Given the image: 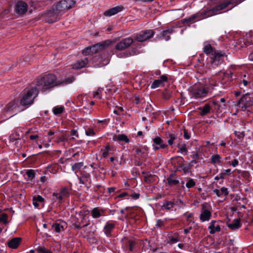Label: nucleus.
<instances>
[{
    "instance_id": "f257e3e1",
    "label": "nucleus",
    "mask_w": 253,
    "mask_h": 253,
    "mask_svg": "<svg viewBox=\"0 0 253 253\" xmlns=\"http://www.w3.org/2000/svg\"><path fill=\"white\" fill-rule=\"evenodd\" d=\"M75 4L73 0H60L55 7L52 10H49L46 16L48 17L47 21L48 23H53L58 20V14L72 8Z\"/></svg>"
},
{
    "instance_id": "f03ea898",
    "label": "nucleus",
    "mask_w": 253,
    "mask_h": 253,
    "mask_svg": "<svg viewBox=\"0 0 253 253\" xmlns=\"http://www.w3.org/2000/svg\"><path fill=\"white\" fill-rule=\"evenodd\" d=\"M59 84L55 76L52 74L47 75L39 79L36 84L37 88L42 91H45Z\"/></svg>"
},
{
    "instance_id": "7ed1b4c3",
    "label": "nucleus",
    "mask_w": 253,
    "mask_h": 253,
    "mask_svg": "<svg viewBox=\"0 0 253 253\" xmlns=\"http://www.w3.org/2000/svg\"><path fill=\"white\" fill-rule=\"evenodd\" d=\"M190 94L195 99L206 97L211 92L209 87L201 85H196L190 89Z\"/></svg>"
},
{
    "instance_id": "20e7f679",
    "label": "nucleus",
    "mask_w": 253,
    "mask_h": 253,
    "mask_svg": "<svg viewBox=\"0 0 253 253\" xmlns=\"http://www.w3.org/2000/svg\"><path fill=\"white\" fill-rule=\"evenodd\" d=\"M38 91L35 88L28 90L20 100V105L28 107L33 103L34 98L37 96Z\"/></svg>"
},
{
    "instance_id": "39448f33",
    "label": "nucleus",
    "mask_w": 253,
    "mask_h": 253,
    "mask_svg": "<svg viewBox=\"0 0 253 253\" xmlns=\"http://www.w3.org/2000/svg\"><path fill=\"white\" fill-rule=\"evenodd\" d=\"M211 216V207L207 203L201 205L200 219L202 222L209 221Z\"/></svg>"
},
{
    "instance_id": "423d86ee",
    "label": "nucleus",
    "mask_w": 253,
    "mask_h": 253,
    "mask_svg": "<svg viewBox=\"0 0 253 253\" xmlns=\"http://www.w3.org/2000/svg\"><path fill=\"white\" fill-rule=\"evenodd\" d=\"M19 107L18 101L14 100L9 102L3 109L4 115L7 114L9 117H11L19 111Z\"/></svg>"
},
{
    "instance_id": "0eeeda50",
    "label": "nucleus",
    "mask_w": 253,
    "mask_h": 253,
    "mask_svg": "<svg viewBox=\"0 0 253 253\" xmlns=\"http://www.w3.org/2000/svg\"><path fill=\"white\" fill-rule=\"evenodd\" d=\"M239 105L242 110L253 105V96L252 95L247 93L242 97L239 101Z\"/></svg>"
},
{
    "instance_id": "6e6552de",
    "label": "nucleus",
    "mask_w": 253,
    "mask_h": 253,
    "mask_svg": "<svg viewBox=\"0 0 253 253\" xmlns=\"http://www.w3.org/2000/svg\"><path fill=\"white\" fill-rule=\"evenodd\" d=\"M155 34L153 30H147L141 31L135 37V40L138 42H143L151 38Z\"/></svg>"
},
{
    "instance_id": "1a4fd4ad",
    "label": "nucleus",
    "mask_w": 253,
    "mask_h": 253,
    "mask_svg": "<svg viewBox=\"0 0 253 253\" xmlns=\"http://www.w3.org/2000/svg\"><path fill=\"white\" fill-rule=\"evenodd\" d=\"M69 190L66 187L62 188L59 193H53L52 194L53 197L59 202H62L64 198L69 197Z\"/></svg>"
},
{
    "instance_id": "9d476101",
    "label": "nucleus",
    "mask_w": 253,
    "mask_h": 253,
    "mask_svg": "<svg viewBox=\"0 0 253 253\" xmlns=\"http://www.w3.org/2000/svg\"><path fill=\"white\" fill-rule=\"evenodd\" d=\"M133 42L131 38H126L123 39L115 45V48L118 50H122L128 48Z\"/></svg>"
},
{
    "instance_id": "9b49d317",
    "label": "nucleus",
    "mask_w": 253,
    "mask_h": 253,
    "mask_svg": "<svg viewBox=\"0 0 253 253\" xmlns=\"http://www.w3.org/2000/svg\"><path fill=\"white\" fill-rule=\"evenodd\" d=\"M28 7L27 3L24 1L19 0L15 5V11L17 14L23 15L27 11Z\"/></svg>"
},
{
    "instance_id": "f8f14e48",
    "label": "nucleus",
    "mask_w": 253,
    "mask_h": 253,
    "mask_svg": "<svg viewBox=\"0 0 253 253\" xmlns=\"http://www.w3.org/2000/svg\"><path fill=\"white\" fill-rule=\"evenodd\" d=\"M175 166L177 167V169L179 171H183L186 172L188 169L186 166L184 164V159L181 157H177L173 159Z\"/></svg>"
},
{
    "instance_id": "ddd939ff",
    "label": "nucleus",
    "mask_w": 253,
    "mask_h": 253,
    "mask_svg": "<svg viewBox=\"0 0 253 253\" xmlns=\"http://www.w3.org/2000/svg\"><path fill=\"white\" fill-rule=\"evenodd\" d=\"M224 57V53L221 52H214V53H212L211 58L212 63H215L216 64L218 65L223 62Z\"/></svg>"
},
{
    "instance_id": "4468645a",
    "label": "nucleus",
    "mask_w": 253,
    "mask_h": 253,
    "mask_svg": "<svg viewBox=\"0 0 253 253\" xmlns=\"http://www.w3.org/2000/svg\"><path fill=\"white\" fill-rule=\"evenodd\" d=\"M227 226L232 231H236L242 226L240 218L234 219L232 221H228L226 223Z\"/></svg>"
},
{
    "instance_id": "2eb2a0df",
    "label": "nucleus",
    "mask_w": 253,
    "mask_h": 253,
    "mask_svg": "<svg viewBox=\"0 0 253 253\" xmlns=\"http://www.w3.org/2000/svg\"><path fill=\"white\" fill-rule=\"evenodd\" d=\"M168 76L166 75H163L160 77V79L155 80L151 85L152 88H156L164 85V83L168 81Z\"/></svg>"
},
{
    "instance_id": "dca6fc26",
    "label": "nucleus",
    "mask_w": 253,
    "mask_h": 253,
    "mask_svg": "<svg viewBox=\"0 0 253 253\" xmlns=\"http://www.w3.org/2000/svg\"><path fill=\"white\" fill-rule=\"evenodd\" d=\"M79 179L80 180V183L82 184L87 186L91 183L90 175L84 171L82 172V176L79 177Z\"/></svg>"
},
{
    "instance_id": "f3484780",
    "label": "nucleus",
    "mask_w": 253,
    "mask_h": 253,
    "mask_svg": "<svg viewBox=\"0 0 253 253\" xmlns=\"http://www.w3.org/2000/svg\"><path fill=\"white\" fill-rule=\"evenodd\" d=\"M124 7L122 5L117 6L105 11L104 14L106 16H111L122 11Z\"/></svg>"
},
{
    "instance_id": "a211bd4d",
    "label": "nucleus",
    "mask_w": 253,
    "mask_h": 253,
    "mask_svg": "<svg viewBox=\"0 0 253 253\" xmlns=\"http://www.w3.org/2000/svg\"><path fill=\"white\" fill-rule=\"evenodd\" d=\"M107 46V44L106 42H100L96 43L90 47L92 53H95L98 51L101 50Z\"/></svg>"
},
{
    "instance_id": "6ab92c4d",
    "label": "nucleus",
    "mask_w": 253,
    "mask_h": 253,
    "mask_svg": "<svg viewBox=\"0 0 253 253\" xmlns=\"http://www.w3.org/2000/svg\"><path fill=\"white\" fill-rule=\"evenodd\" d=\"M167 180L168 184L170 186L176 185L179 183V180L176 177L175 173L170 174Z\"/></svg>"
},
{
    "instance_id": "aec40b11",
    "label": "nucleus",
    "mask_w": 253,
    "mask_h": 253,
    "mask_svg": "<svg viewBox=\"0 0 253 253\" xmlns=\"http://www.w3.org/2000/svg\"><path fill=\"white\" fill-rule=\"evenodd\" d=\"M115 223L113 222H107L104 226V232L107 236H110L112 231L115 228Z\"/></svg>"
},
{
    "instance_id": "412c9836",
    "label": "nucleus",
    "mask_w": 253,
    "mask_h": 253,
    "mask_svg": "<svg viewBox=\"0 0 253 253\" xmlns=\"http://www.w3.org/2000/svg\"><path fill=\"white\" fill-rule=\"evenodd\" d=\"M21 239L16 237L12 239L8 243V246L12 249H16L19 245Z\"/></svg>"
},
{
    "instance_id": "4be33fe9",
    "label": "nucleus",
    "mask_w": 253,
    "mask_h": 253,
    "mask_svg": "<svg viewBox=\"0 0 253 253\" xmlns=\"http://www.w3.org/2000/svg\"><path fill=\"white\" fill-rule=\"evenodd\" d=\"M104 211L99 208H94L91 211L92 216L94 218H99L101 216L104 215Z\"/></svg>"
},
{
    "instance_id": "5701e85b",
    "label": "nucleus",
    "mask_w": 253,
    "mask_h": 253,
    "mask_svg": "<svg viewBox=\"0 0 253 253\" xmlns=\"http://www.w3.org/2000/svg\"><path fill=\"white\" fill-rule=\"evenodd\" d=\"M200 110V115L201 116H205L210 113L211 110V106L210 103L206 104L203 107L199 108Z\"/></svg>"
},
{
    "instance_id": "b1692460",
    "label": "nucleus",
    "mask_w": 253,
    "mask_h": 253,
    "mask_svg": "<svg viewBox=\"0 0 253 253\" xmlns=\"http://www.w3.org/2000/svg\"><path fill=\"white\" fill-rule=\"evenodd\" d=\"M88 63V59L86 58L79 60L73 66V68L81 69L84 67Z\"/></svg>"
},
{
    "instance_id": "393cba45",
    "label": "nucleus",
    "mask_w": 253,
    "mask_h": 253,
    "mask_svg": "<svg viewBox=\"0 0 253 253\" xmlns=\"http://www.w3.org/2000/svg\"><path fill=\"white\" fill-rule=\"evenodd\" d=\"M215 222L216 221L215 220L211 221L209 227V228L210 229V233L211 234L215 233L216 232L220 231V227L219 225H217L215 226Z\"/></svg>"
},
{
    "instance_id": "a878e982",
    "label": "nucleus",
    "mask_w": 253,
    "mask_h": 253,
    "mask_svg": "<svg viewBox=\"0 0 253 253\" xmlns=\"http://www.w3.org/2000/svg\"><path fill=\"white\" fill-rule=\"evenodd\" d=\"M228 5L229 3L228 2H224L217 5L211 10L212 13L213 14H217L218 11L225 8Z\"/></svg>"
},
{
    "instance_id": "bb28decb",
    "label": "nucleus",
    "mask_w": 253,
    "mask_h": 253,
    "mask_svg": "<svg viewBox=\"0 0 253 253\" xmlns=\"http://www.w3.org/2000/svg\"><path fill=\"white\" fill-rule=\"evenodd\" d=\"M173 28H170L162 32V35L166 41H169L170 39V35L173 32Z\"/></svg>"
},
{
    "instance_id": "cd10ccee",
    "label": "nucleus",
    "mask_w": 253,
    "mask_h": 253,
    "mask_svg": "<svg viewBox=\"0 0 253 253\" xmlns=\"http://www.w3.org/2000/svg\"><path fill=\"white\" fill-rule=\"evenodd\" d=\"M114 140L115 141H124L126 143H128L129 141V139L128 138L127 136L124 134H119L118 135H116L113 138Z\"/></svg>"
},
{
    "instance_id": "c85d7f7f",
    "label": "nucleus",
    "mask_w": 253,
    "mask_h": 253,
    "mask_svg": "<svg viewBox=\"0 0 253 253\" xmlns=\"http://www.w3.org/2000/svg\"><path fill=\"white\" fill-rule=\"evenodd\" d=\"M33 205L35 207H39V203H42L44 201V199L40 195L34 196L33 198Z\"/></svg>"
},
{
    "instance_id": "c756f323",
    "label": "nucleus",
    "mask_w": 253,
    "mask_h": 253,
    "mask_svg": "<svg viewBox=\"0 0 253 253\" xmlns=\"http://www.w3.org/2000/svg\"><path fill=\"white\" fill-rule=\"evenodd\" d=\"M211 160L213 164H220L221 163V157L218 154L212 155Z\"/></svg>"
},
{
    "instance_id": "7c9ffc66",
    "label": "nucleus",
    "mask_w": 253,
    "mask_h": 253,
    "mask_svg": "<svg viewBox=\"0 0 253 253\" xmlns=\"http://www.w3.org/2000/svg\"><path fill=\"white\" fill-rule=\"evenodd\" d=\"M64 108L62 106H57L54 107L53 109V113L54 115H59L63 112Z\"/></svg>"
},
{
    "instance_id": "2f4dec72",
    "label": "nucleus",
    "mask_w": 253,
    "mask_h": 253,
    "mask_svg": "<svg viewBox=\"0 0 253 253\" xmlns=\"http://www.w3.org/2000/svg\"><path fill=\"white\" fill-rule=\"evenodd\" d=\"M174 206L173 202L171 201H166L162 207V210H169Z\"/></svg>"
},
{
    "instance_id": "473e14b6",
    "label": "nucleus",
    "mask_w": 253,
    "mask_h": 253,
    "mask_svg": "<svg viewBox=\"0 0 253 253\" xmlns=\"http://www.w3.org/2000/svg\"><path fill=\"white\" fill-rule=\"evenodd\" d=\"M251 84V81L249 80H247L245 79H243L242 82L240 84V87L241 89H243L244 91H245L244 87H250Z\"/></svg>"
},
{
    "instance_id": "72a5a7b5",
    "label": "nucleus",
    "mask_w": 253,
    "mask_h": 253,
    "mask_svg": "<svg viewBox=\"0 0 253 253\" xmlns=\"http://www.w3.org/2000/svg\"><path fill=\"white\" fill-rule=\"evenodd\" d=\"M111 148L109 145H107L103 147L101 149L102 156L104 158H106L109 154V152L111 151Z\"/></svg>"
},
{
    "instance_id": "f704fd0d",
    "label": "nucleus",
    "mask_w": 253,
    "mask_h": 253,
    "mask_svg": "<svg viewBox=\"0 0 253 253\" xmlns=\"http://www.w3.org/2000/svg\"><path fill=\"white\" fill-rule=\"evenodd\" d=\"M22 137V135H20L19 132L15 131L10 136V140L11 141H14L15 140H19Z\"/></svg>"
},
{
    "instance_id": "c9c22d12",
    "label": "nucleus",
    "mask_w": 253,
    "mask_h": 253,
    "mask_svg": "<svg viewBox=\"0 0 253 253\" xmlns=\"http://www.w3.org/2000/svg\"><path fill=\"white\" fill-rule=\"evenodd\" d=\"M213 51V48L210 44H206L204 47V52L207 55L212 53Z\"/></svg>"
},
{
    "instance_id": "e433bc0d",
    "label": "nucleus",
    "mask_w": 253,
    "mask_h": 253,
    "mask_svg": "<svg viewBox=\"0 0 253 253\" xmlns=\"http://www.w3.org/2000/svg\"><path fill=\"white\" fill-rule=\"evenodd\" d=\"M84 166V163L83 162L77 163L74 164L72 169L73 170H74L75 172H76L78 170H79L82 167Z\"/></svg>"
},
{
    "instance_id": "4c0bfd02",
    "label": "nucleus",
    "mask_w": 253,
    "mask_h": 253,
    "mask_svg": "<svg viewBox=\"0 0 253 253\" xmlns=\"http://www.w3.org/2000/svg\"><path fill=\"white\" fill-rule=\"evenodd\" d=\"M48 169L51 173H52L53 174H56L58 171V165L55 164V165L50 166L48 168Z\"/></svg>"
},
{
    "instance_id": "58836bf2",
    "label": "nucleus",
    "mask_w": 253,
    "mask_h": 253,
    "mask_svg": "<svg viewBox=\"0 0 253 253\" xmlns=\"http://www.w3.org/2000/svg\"><path fill=\"white\" fill-rule=\"evenodd\" d=\"M56 232L59 233L64 230L63 226L59 223H55L52 225Z\"/></svg>"
},
{
    "instance_id": "ea45409f",
    "label": "nucleus",
    "mask_w": 253,
    "mask_h": 253,
    "mask_svg": "<svg viewBox=\"0 0 253 253\" xmlns=\"http://www.w3.org/2000/svg\"><path fill=\"white\" fill-rule=\"evenodd\" d=\"M8 215L6 213H2L0 216V223H2L4 224L7 223Z\"/></svg>"
},
{
    "instance_id": "a19ab883",
    "label": "nucleus",
    "mask_w": 253,
    "mask_h": 253,
    "mask_svg": "<svg viewBox=\"0 0 253 253\" xmlns=\"http://www.w3.org/2000/svg\"><path fill=\"white\" fill-rule=\"evenodd\" d=\"M37 251L39 253H52L50 250L42 247H39L37 249Z\"/></svg>"
},
{
    "instance_id": "79ce46f5",
    "label": "nucleus",
    "mask_w": 253,
    "mask_h": 253,
    "mask_svg": "<svg viewBox=\"0 0 253 253\" xmlns=\"http://www.w3.org/2000/svg\"><path fill=\"white\" fill-rule=\"evenodd\" d=\"M169 243L170 244H174L179 241V238H178V236H176L175 237L171 236H169Z\"/></svg>"
},
{
    "instance_id": "37998d69",
    "label": "nucleus",
    "mask_w": 253,
    "mask_h": 253,
    "mask_svg": "<svg viewBox=\"0 0 253 253\" xmlns=\"http://www.w3.org/2000/svg\"><path fill=\"white\" fill-rule=\"evenodd\" d=\"M196 183L193 179H190L186 184V186L188 188L193 187Z\"/></svg>"
},
{
    "instance_id": "c03bdc74",
    "label": "nucleus",
    "mask_w": 253,
    "mask_h": 253,
    "mask_svg": "<svg viewBox=\"0 0 253 253\" xmlns=\"http://www.w3.org/2000/svg\"><path fill=\"white\" fill-rule=\"evenodd\" d=\"M184 215L186 216L187 221L188 222H189V223H191V222L194 223V218L193 217L192 214H191V213H189V214L185 213Z\"/></svg>"
},
{
    "instance_id": "a18cd8bd",
    "label": "nucleus",
    "mask_w": 253,
    "mask_h": 253,
    "mask_svg": "<svg viewBox=\"0 0 253 253\" xmlns=\"http://www.w3.org/2000/svg\"><path fill=\"white\" fill-rule=\"evenodd\" d=\"M26 174L28 177L30 179H32L35 176V173L34 170L30 169L27 171Z\"/></svg>"
},
{
    "instance_id": "49530a36",
    "label": "nucleus",
    "mask_w": 253,
    "mask_h": 253,
    "mask_svg": "<svg viewBox=\"0 0 253 253\" xmlns=\"http://www.w3.org/2000/svg\"><path fill=\"white\" fill-rule=\"evenodd\" d=\"M83 53L85 55H88V54H93L92 53V51L91 50V48H90V46H88V47L84 48L83 50Z\"/></svg>"
},
{
    "instance_id": "de8ad7c7",
    "label": "nucleus",
    "mask_w": 253,
    "mask_h": 253,
    "mask_svg": "<svg viewBox=\"0 0 253 253\" xmlns=\"http://www.w3.org/2000/svg\"><path fill=\"white\" fill-rule=\"evenodd\" d=\"M135 153L136 155L141 156V157H144L145 156L144 153L140 148H136L135 149Z\"/></svg>"
},
{
    "instance_id": "09e8293b",
    "label": "nucleus",
    "mask_w": 253,
    "mask_h": 253,
    "mask_svg": "<svg viewBox=\"0 0 253 253\" xmlns=\"http://www.w3.org/2000/svg\"><path fill=\"white\" fill-rule=\"evenodd\" d=\"M85 134L87 136H93L95 134V132L92 129L88 128L85 130Z\"/></svg>"
},
{
    "instance_id": "8fccbe9b",
    "label": "nucleus",
    "mask_w": 253,
    "mask_h": 253,
    "mask_svg": "<svg viewBox=\"0 0 253 253\" xmlns=\"http://www.w3.org/2000/svg\"><path fill=\"white\" fill-rule=\"evenodd\" d=\"M169 139L168 140L169 144L171 145L173 144V141L175 139V137L174 134H169Z\"/></svg>"
},
{
    "instance_id": "3c124183",
    "label": "nucleus",
    "mask_w": 253,
    "mask_h": 253,
    "mask_svg": "<svg viewBox=\"0 0 253 253\" xmlns=\"http://www.w3.org/2000/svg\"><path fill=\"white\" fill-rule=\"evenodd\" d=\"M153 141L155 144L157 145L161 142H164V140L159 137H157L153 138Z\"/></svg>"
},
{
    "instance_id": "603ef678",
    "label": "nucleus",
    "mask_w": 253,
    "mask_h": 253,
    "mask_svg": "<svg viewBox=\"0 0 253 253\" xmlns=\"http://www.w3.org/2000/svg\"><path fill=\"white\" fill-rule=\"evenodd\" d=\"M178 148L179 152L181 153L186 152L187 151L186 146L185 144L178 146Z\"/></svg>"
},
{
    "instance_id": "864d4df0",
    "label": "nucleus",
    "mask_w": 253,
    "mask_h": 253,
    "mask_svg": "<svg viewBox=\"0 0 253 253\" xmlns=\"http://www.w3.org/2000/svg\"><path fill=\"white\" fill-rule=\"evenodd\" d=\"M123 108L122 107H117V110H114L113 111V112L114 114H116L117 115H120L121 113L123 112Z\"/></svg>"
},
{
    "instance_id": "5fc2aeb1",
    "label": "nucleus",
    "mask_w": 253,
    "mask_h": 253,
    "mask_svg": "<svg viewBox=\"0 0 253 253\" xmlns=\"http://www.w3.org/2000/svg\"><path fill=\"white\" fill-rule=\"evenodd\" d=\"M220 192H221V195H224L225 196H227L228 195V189L226 187H222L220 189Z\"/></svg>"
},
{
    "instance_id": "6e6d98bb",
    "label": "nucleus",
    "mask_w": 253,
    "mask_h": 253,
    "mask_svg": "<svg viewBox=\"0 0 253 253\" xmlns=\"http://www.w3.org/2000/svg\"><path fill=\"white\" fill-rule=\"evenodd\" d=\"M183 135L184 138L186 139H189L190 138V133H189V132L186 129H184Z\"/></svg>"
},
{
    "instance_id": "4d7b16f0",
    "label": "nucleus",
    "mask_w": 253,
    "mask_h": 253,
    "mask_svg": "<svg viewBox=\"0 0 253 253\" xmlns=\"http://www.w3.org/2000/svg\"><path fill=\"white\" fill-rule=\"evenodd\" d=\"M128 244H129V250H130V251L132 252L133 251V246L135 245V242L132 241H129Z\"/></svg>"
},
{
    "instance_id": "13d9d810",
    "label": "nucleus",
    "mask_w": 253,
    "mask_h": 253,
    "mask_svg": "<svg viewBox=\"0 0 253 253\" xmlns=\"http://www.w3.org/2000/svg\"><path fill=\"white\" fill-rule=\"evenodd\" d=\"M238 161L237 159H234L233 161L231 162V165L233 167H235L238 165Z\"/></svg>"
},
{
    "instance_id": "bf43d9fd",
    "label": "nucleus",
    "mask_w": 253,
    "mask_h": 253,
    "mask_svg": "<svg viewBox=\"0 0 253 253\" xmlns=\"http://www.w3.org/2000/svg\"><path fill=\"white\" fill-rule=\"evenodd\" d=\"M222 171L224 173L225 175H230L231 174V169H223Z\"/></svg>"
},
{
    "instance_id": "052dcab7",
    "label": "nucleus",
    "mask_w": 253,
    "mask_h": 253,
    "mask_svg": "<svg viewBox=\"0 0 253 253\" xmlns=\"http://www.w3.org/2000/svg\"><path fill=\"white\" fill-rule=\"evenodd\" d=\"M29 138L31 140H37L39 138V136L37 134L30 135Z\"/></svg>"
},
{
    "instance_id": "680f3d73",
    "label": "nucleus",
    "mask_w": 253,
    "mask_h": 253,
    "mask_svg": "<svg viewBox=\"0 0 253 253\" xmlns=\"http://www.w3.org/2000/svg\"><path fill=\"white\" fill-rule=\"evenodd\" d=\"M213 192H214V193H215L217 196L218 197H219L221 195V192H220V190H218V189H214Z\"/></svg>"
},
{
    "instance_id": "e2e57ef3",
    "label": "nucleus",
    "mask_w": 253,
    "mask_h": 253,
    "mask_svg": "<svg viewBox=\"0 0 253 253\" xmlns=\"http://www.w3.org/2000/svg\"><path fill=\"white\" fill-rule=\"evenodd\" d=\"M71 135L73 136H76V137H78L79 135H78V133L77 132V130H72L71 131Z\"/></svg>"
},
{
    "instance_id": "0e129e2a",
    "label": "nucleus",
    "mask_w": 253,
    "mask_h": 253,
    "mask_svg": "<svg viewBox=\"0 0 253 253\" xmlns=\"http://www.w3.org/2000/svg\"><path fill=\"white\" fill-rule=\"evenodd\" d=\"M163 225H164V222L162 220L159 219L157 220L156 226L161 227V226H162Z\"/></svg>"
},
{
    "instance_id": "69168bd1",
    "label": "nucleus",
    "mask_w": 253,
    "mask_h": 253,
    "mask_svg": "<svg viewBox=\"0 0 253 253\" xmlns=\"http://www.w3.org/2000/svg\"><path fill=\"white\" fill-rule=\"evenodd\" d=\"M159 145V147L162 149H164L167 147V145L166 144H164V142H161V143H159L158 144Z\"/></svg>"
},
{
    "instance_id": "338daca9",
    "label": "nucleus",
    "mask_w": 253,
    "mask_h": 253,
    "mask_svg": "<svg viewBox=\"0 0 253 253\" xmlns=\"http://www.w3.org/2000/svg\"><path fill=\"white\" fill-rule=\"evenodd\" d=\"M196 17V15L192 16V17H190L189 18L187 19H185V20L188 22H191L194 20Z\"/></svg>"
},
{
    "instance_id": "774afa93",
    "label": "nucleus",
    "mask_w": 253,
    "mask_h": 253,
    "mask_svg": "<svg viewBox=\"0 0 253 253\" xmlns=\"http://www.w3.org/2000/svg\"><path fill=\"white\" fill-rule=\"evenodd\" d=\"M131 196L134 199H137L139 197V194L137 193H134L132 194Z\"/></svg>"
}]
</instances>
